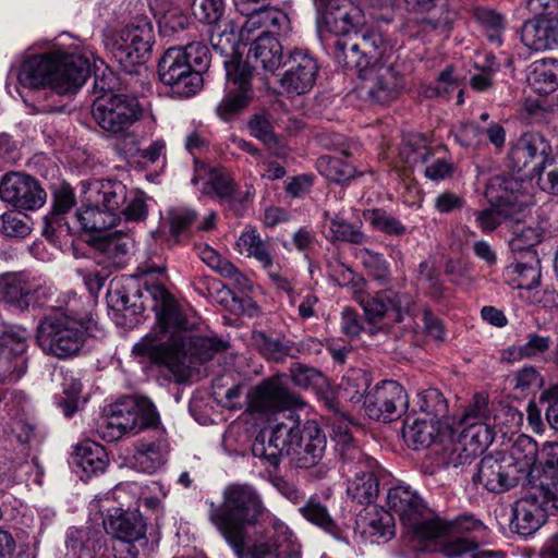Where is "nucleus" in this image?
I'll return each instance as SVG.
<instances>
[{
	"instance_id": "nucleus-1",
	"label": "nucleus",
	"mask_w": 558,
	"mask_h": 558,
	"mask_svg": "<svg viewBox=\"0 0 558 558\" xmlns=\"http://www.w3.org/2000/svg\"><path fill=\"white\" fill-rule=\"evenodd\" d=\"M145 291L154 302L157 324L133 345L135 356L175 373L186 364L204 363L229 348L227 341L217 337L187 333V320L163 284L145 282Z\"/></svg>"
},
{
	"instance_id": "nucleus-2",
	"label": "nucleus",
	"mask_w": 558,
	"mask_h": 558,
	"mask_svg": "<svg viewBox=\"0 0 558 558\" xmlns=\"http://www.w3.org/2000/svg\"><path fill=\"white\" fill-rule=\"evenodd\" d=\"M326 447V435L315 421H306L301 426L299 416L289 411L269 433L260 430L256 435L252 453L275 468L286 456L295 466L307 469L319 463Z\"/></svg>"
},
{
	"instance_id": "nucleus-3",
	"label": "nucleus",
	"mask_w": 558,
	"mask_h": 558,
	"mask_svg": "<svg viewBox=\"0 0 558 558\" xmlns=\"http://www.w3.org/2000/svg\"><path fill=\"white\" fill-rule=\"evenodd\" d=\"M90 74L87 58L63 49L33 54L21 65L17 80L27 88L49 87L59 95H72Z\"/></svg>"
},
{
	"instance_id": "nucleus-4",
	"label": "nucleus",
	"mask_w": 558,
	"mask_h": 558,
	"mask_svg": "<svg viewBox=\"0 0 558 558\" xmlns=\"http://www.w3.org/2000/svg\"><path fill=\"white\" fill-rule=\"evenodd\" d=\"M222 500L207 501L208 519L223 537L234 539L236 534L265 522L269 511L259 490L252 484L231 483L221 493Z\"/></svg>"
},
{
	"instance_id": "nucleus-5",
	"label": "nucleus",
	"mask_w": 558,
	"mask_h": 558,
	"mask_svg": "<svg viewBox=\"0 0 558 558\" xmlns=\"http://www.w3.org/2000/svg\"><path fill=\"white\" fill-rule=\"evenodd\" d=\"M210 64V52L201 41L168 48L158 62L160 82L181 98L195 95L203 86V74Z\"/></svg>"
},
{
	"instance_id": "nucleus-6",
	"label": "nucleus",
	"mask_w": 558,
	"mask_h": 558,
	"mask_svg": "<svg viewBox=\"0 0 558 558\" xmlns=\"http://www.w3.org/2000/svg\"><path fill=\"white\" fill-rule=\"evenodd\" d=\"M387 505L421 541H432L456 527L470 530L476 525L472 515H461L452 521L440 519L408 486L391 487L387 494Z\"/></svg>"
},
{
	"instance_id": "nucleus-7",
	"label": "nucleus",
	"mask_w": 558,
	"mask_h": 558,
	"mask_svg": "<svg viewBox=\"0 0 558 558\" xmlns=\"http://www.w3.org/2000/svg\"><path fill=\"white\" fill-rule=\"evenodd\" d=\"M118 78L112 72L96 76L95 88L104 94L92 105L94 122L113 137H125L130 129L141 119L142 107L138 100L130 95L116 93Z\"/></svg>"
},
{
	"instance_id": "nucleus-8",
	"label": "nucleus",
	"mask_w": 558,
	"mask_h": 558,
	"mask_svg": "<svg viewBox=\"0 0 558 558\" xmlns=\"http://www.w3.org/2000/svg\"><path fill=\"white\" fill-rule=\"evenodd\" d=\"M335 439L342 461V474L348 477V496L360 505L372 504L379 493L378 478L373 471L375 461L353 444L348 425L335 428Z\"/></svg>"
},
{
	"instance_id": "nucleus-9",
	"label": "nucleus",
	"mask_w": 558,
	"mask_h": 558,
	"mask_svg": "<svg viewBox=\"0 0 558 558\" xmlns=\"http://www.w3.org/2000/svg\"><path fill=\"white\" fill-rule=\"evenodd\" d=\"M86 333L87 327L81 318L54 311L39 320L36 342L45 353L65 359L81 351Z\"/></svg>"
},
{
	"instance_id": "nucleus-10",
	"label": "nucleus",
	"mask_w": 558,
	"mask_h": 558,
	"mask_svg": "<svg viewBox=\"0 0 558 558\" xmlns=\"http://www.w3.org/2000/svg\"><path fill=\"white\" fill-rule=\"evenodd\" d=\"M159 424V414L148 398L125 397L110 405L108 414L99 424L98 434L106 441L112 442L125 434L156 428Z\"/></svg>"
},
{
	"instance_id": "nucleus-11",
	"label": "nucleus",
	"mask_w": 558,
	"mask_h": 558,
	"mask_svg": "<svg viewBox=\"0 0 558 558\" xmlns=\"http://www.w3.org/2000/svg\"><path fill=\"white\" fill-rule=\"evenodd\" d=\"M238 558H300V547L292 539L290 529L275 522L271 530L253 541L247 539V531L236 534L234 539L225 538Z\"/></svg>"
},
{
	"instance_id": "nucleus-12",
	"label": "nucleus",
	"mask_w": 558,
	"mask_h": 558,
	"mask_svg": "<svg viewBox=\"0 0 558 558\" xmlns=\"http://www.w3.org/2000/svg\"><path fill=\"white\" fill-rule=\"evenodd\" d=\"M153 39L151 23L141 19L124 26L113 37L110 51L122 70L131 74L136 65H142L149 59Z\"/></svg>"
},
{
	"instance_id": "nucleus-13",
	"label": "nucleus",
	"mask_w": 558,
	"mask_h": 558,
	"mask_svg": "<svg viewBox=\"0 0 558 558\" xmlns=\"http://www.w3.org/2000/svg\"><path fill=\"white\" fill-rule=\"evenodd\" d=\"M388 47L387 40L378 29H361L354 38L335 40L333 58L344 69H361L374 61H381Z\"/></svg>"
},
{
	"instance_id": "nucleus-14",
	"label": "nucleus",
	"mask_w": 558,
	"mask_h": 558,
	"mask_svg": "<svg viewBox=\"0 0 558 558\" xmlns=\"http://www.w3.org/2000/svg\"><path fill=\"white\" fill-rule=\"evenodd\" d=\"M352 71L361 81L360 92L373 104H390L404 87L403 74L395 63L374 61L371 65Z\"/></svg>"
},
{
	"instance_id": "nucleus-15",
	"label": "nucleus",
	"mask_w": 558,
	"mask_h": 558,
	"mask_svg": "<svg viewBox=\"0 0 558 558\" xmlns=\"http://www.w3.org/2000/svg\"><path fill=\"white\" fill-rule=\"evenodd\" d=\"M27 338L23 327L0 325V384L15 383L26 373Z\"/></svg>"
},
{
	"instance_id": "nucleus-16",
	"label": "nucleus",
	"mask_w": 558,
	"mask_h": 558,
	"mask_svg": "<svg viewBox=\"0 0 558 558\" xmlns=\"http://www.w3.org/2000/svg\"><path fill=\"white\" fill-rule=\"evenodd\" d=\"M355 300L363 307L369 323L380 322L384 317L401 323L405 316L411 315L414 305L409 293L393 289L380 290L373 294L359 293Z\"/></svg>"
},
{
	"instance_id": "nucleus-17",
	"label": "nucleus",
	"mask_w": 558,
	"mask_h": 558,
	"mask_svg": "<svg viewBox=\"0 0 558 558\" xmlns=\"http://www.w3.org/2000/svg\"><path fill=\"white\" fill-rule=\"evenodd\" d=\"M0 198L19 211L36 210L46 203L47 193L35 178L9 172L0 180Z\"/></svg>"
},
{
	"instance_id": "nucleus-18",
	"label": "nucleus",
	"mask_w": 558,
	"mask_h": 558,
	"mask_svg": "<svg viewBox=\"0 0 558 558\" xmlns=\"http://www.w3.org/2000/svg\"><path fill=\"white\" fill-rule=\"evenodd\" d=\"M227 92L216 108L222 120H229L241 113L253 97L250 70L234 60H225Z\"/></svg>"
},
{
	"instance_id": "nucleus-19",
	"label": "nucleus",
	"mask_w": 558,
	"mask_h": 558,
	"mask_svg": "<svg viewBox=\"0 0 558 558\" xmlns=\"http://www.w3.org/2000/svg\"><path fill=\"white\" fill-rule=\"evenodd\" d=\"M408 403V396L400 384L383 380L366 393L363 405L369 418L388 422L400 417Z\"/></svg>"
},
{
	"instance_id": "nucleus-20",
	"label": "nucleus",
	"mask_w": 558,
	"mask_h": 558,
	"mask_svg": "<svg viewBox=\"0 0 558 558\" xmlns=\"http://www.w3.org/2000/svg\"><path fill=\"white\" fill-rule=\"evenodd\" d=\"M551 155L549 142L539 133L523 134L511 147L509 153L510 167L525 171L526 178H534L541 168H546Z\"/></svg>"
},
{
	"instance_id": "nucleus-21",
	"label": "nucleus",
	"mask_w": 558,
	"mask_h": 558,
	"mask_svg": "<svg viewBox=\"0 0 558 558\" xmlns=\"http://www.w3.org/2000/svg\"><path fill=\"white\" fill-rule=\"evenodd\" d=\"M287 70L280 78V86L289 96L310 92L319 71L317 60L306 50L294 49L284 62Z\"/></svg>"
},
{
	"instance_id": "nucleus-22",
	"label": "nucleus",
	"mask_w": 558,
	"mask_h": 558,
	"mask_svg": "<svg viewBox=\"0 0 558 558\" xmlns=\"http://www.w3.org/2000/svg\"><path fill=\"white\" fill-rule=\"evenodd\" d=\"M519 480L511 461L501 452L483 457L473 477L474 483L482 484L490 493L509 490Z\"/></svg>"
},
{
	"instance_id": "nucleus-23",
	"label": "nucleus",
	"mask_w": 558,
	"mask_h": 558,
	"mask_svg": "<svg viewBox=\"0 0 558 558\" xmlns=\"http://www.w3.org/2000/svg\"><path fill=\"white\" fill-rule=\"evenodd\" d=\"M299 399L279 380H266L257 386L248 399V410L256 413L281 411L294 407Z\"/></svg>"
},
{
	"instance_id": "nucleus-24",
	"label": "nucleus",
	"mask_w": 558,
	"mask_h": 558,
	"mask_svg": "<svg viewBox=\"0 0 558 558\" xmlns=\"http://www.w3.org/2000/svg\"><path fill=\"white\" fill-rule=\"evenodd\" d=\"M282 45L269 33L259 35L252 44L246 54V60L241 61V66L250 70V80L258 65L269 73H274L282 64Z\"/></svg>"
},
{
	"instance_id": "nucleus-25",
	"label": "nucleus",
	"mask_w": 558,
	"mask_h": 558,
	"mask_svg": "<svg viewBox=\"0 0 558 558\" xmlns=\"http://www.w3.org/2000/svg\"><path fill=\"white\" fill-rule=\"evenodd\" d=\"M354 530L371 543H386L395 536V519L383 508L368 507L356 515Z\"/></svg>"
},
{
	"instance_id": "nucleus-26",
	"label": "nucleus",
	"mask_w": 558,
	"mask_h": 558,
	"mask_svg": "<svg viewBox=\"0 0 558 558\" xmlns=\"http://www.w3.org/2000/svg\"><path fill=\"white\" fill-rule=\"evenodd\" d=\"M75 203V195L70 185L63 184L54 192L52 209L44 219L43 234L48 240L57 241L72 233L65 215L74 207Z\"/></svg>"
},
{
	"instance_id": "nucleus-27",
	"label": "nucleus",
	"mask_w": 558,
	"mask_h": 558,
	"mask_svg": "<svg viewBox=\"0 0 558 558\" xmlns=\"http://www.w3.org/2000/svg\"><path fill=\"white\" fill-rule=\"evenodd\" d=\"M545 497L529 495L517 500L512 507L510 526L522 536L534 534L546 521Z\"/></svg>"
},
{
	"instance_id": "nucleus-28",
	"label": "nucleus",
	"mask_w": 558,
	"mask_h": 558,
	"mask_svg": "<svg viewBox=\"0 0 558 558\" xmlns=\"http://www.w3.org/2000/svg\"><path fill=\"white\" fill-rule=\"evenodd\" d=\"M512 282L520 290V298L531 304L546 306L543 300L545 292L538 290L541 266L536 253H532L529 262H518L511 267Z\"/></svg>"
},
{
	"instance_id": "nucleus-29",
	"label": "nucleus",
	"mask_w": 558,
	"mask_h": 558,
	"mask_svg": "<svg viewBox=\"0 0 558 558\" xmlns=\"http://www.w3.org/2000/svg\"><path fill=\"white\" fill-rule=\"evenodd\" d=\"M85 202L100 205L120 218V209L126 204L128 189L116 180H95L84 190Z\"/></svg>"
},
{
	"instance_id": "nucleus-30",
	"label": "nucleus",
	"mask_w": 558,
	"mask_h": 558,
	"mask_svg": "<svg viewBox=\"0 0 558 558\" xmlns=\"http://www.w3.org/2000/svg\"><path fill=\"white\" fill-rule=\"evenodd\" d=\"M104 527L108 534L126 543L138 541L146 532V524L141 514L119 509L104 520Z\"/></svg>"
},
{
	"instance_id": "nucleus-31",
	"label": "nucleus",
	"mask_w": 558,
	"mask_h": 558,
	"mask_svg": "<svg viewBox=\"0 0 558 558\" xmlns=\"http://www.w3.org/2000/svg\"><path fill=\"white\" fill-rule=\"evenodd\" d=\"M31 280L23 272L0 275V301L10 307L24 312L29 308Z\"/></svg>"
},
{
	"instance_id": "nucleus-32",
	"label": "nucleus",
	"mask_w": 558,
	"mask_h": 558,
	"mask_svg": "<svg viewBox=\"0 0 558 558\" xmlns=\"http://www.w3.org/2000/svg\"><path fill=\"white\" fill-rule=\"evenodd\" d=\"M75 219L84 232L97 236L102 233L105 234L120 220L116 214H112L100 205H93L90 202H85V199L83 201L82 208L76 211Z\"/></svg>"
},
{
	"instance_id": "nucleus-33",
	"label": "nucleus",
	"mask_w": 558,
	"mask_h": 558,
	"mask_svg": "<svg viewBox=\"0 0 558 558\" xmlns=\"http://www.w3.org/2000/svg\"><path fill=\"white\" fill-rule=\"evenodd\" d=\"M438 424L426 417H408L402 428L403 439L414 450L429 448L439 435Z\"/></svg>"
},
{
	"instance_id": "nucleus-34",
	"label": "nucleus",
	"mask_w": 558,
	"mask_h": 558,
	"mask_svg": "<svg viewBox=\"0 0 558 558\" xmlns=\"http://www.w3.org/2000/svg\"><path fill=\"white\" fill-rule=\"evenodd\" d=\"M167 454L168 446L163 440L141 442L135 447L131 464L140 472L153 474L165 465Z\"/></svg>"
},
{
	"instance_id": "nucleus-35",
	"label": "nucleus",
	"mask_w": 558,
	"mask_h": 558,
	"mask_svg": "<svg viewBox=\"0 0 558 558\" xmlns=\"http://www.w3.org/2000/svg\"><path fill=\"white\" fill-rule=\"evenodd\" d=\"M325 24L336 36L353 35L352 38H354L366 24V19L359 7L347 2L342 9L336 11L333 15H329Z\"/></svg>"
},
{
	"instance_id": "nucleus-36",
	"label": "nucleus",
	"mask_w": 558,
	"mask_h": 558,
	"mask_svg": "<svg viewBox=\"0 0 558 558\" xmlns=\"http://www.w3.org/2000/svg\"><path fill=\"white\" fill-rule=\"evenodd\" d=\"M507 458L515 469V474L530 476L538 459L537 442L527 435H519L511 446L510 456Z\"/></svg>"
},
{
	"instance_id": "nucleus-37",
	"label": "nucleus",
	"mask_w": 558,
	"mask_h": 558,
	"mask_svg": "<svg viewBox=\"0 0 558 558\" xmlns=\"http://www.w3.org/2000/svg\"><path fill=\"white\" fill-rule=\"evenodd\" d=\"M551 345L549 337L536 332L526 335V341L522 344H513L501 351L502 362L517 363L522 360H532L545 354Z\"/></svg>"
},
{
	"instance_id": "nucleus-38",
	"label": "nucleus",
	"mask_w": 558,
	"mask_h": 558,
	"mask_svg": "<svg viewBox=\"0 0 558 558\" xmlns=\"http://www.w3.org/2000/svg\"><path fill=\"white\" fill-rule=\"evenodd\" d=\"M527 83L537 94L554 93L558 88V62L554 59L533 62L527 75Z\"/></svg>"
},
{
	"instance_id": "nucleus-39",
	"label": "nucleus",
	"mask_w": 558,
	"mask_h": 558,
	"mask_svg": "<svg viewBox=\"0 0 558 558\" xmlns=\"http://www.w3.org/2000/svg\"><path fill=\"white\" fill-rule=\"evenodd\" d=\"M521 41L531 50L543 51L550 48L556 41L555 31L547 20L526 21L521 29Z\"/></svg>"
},
{
	"instance_id": "nucleus-40",
	"label": "nucleus",
	"mask_w": 558,
	"mask_h": 558,
	"mask_svg": "<svg viewBox=\"0 0 558 558\" xmlns=\"http://www.w3.org/2000/svg\"><path fill=\"white\" fill-rule=\"evenodd\" d=\"M73 463L87 475L104 472L108 464L105 448L94 441H85L76 446Z\"/></svg>"
},
{
	"instance_id": "nucleus-41",
	"label": "nucleus",
	"mask_w": 558,
	"mask_h": 558,
	"mask_svg": "<svg viewBox=\"0 0 558 558\" xmlns=\"http://www.w3.org/2000/svg\"><path fill=\"white\" fill-rule=\"evenodd\" d=\"M323 216L324 227L328 230L326 238L329 241L348 242L356 245L366 241V235L357 227L348 222L338 214L326 210Z\"/></svg>"
},
{
	"instance_id": "nucleus-42",
	"label": "nucleus",
	"mask_w": 558,
	"mask_h": 558,
	"mask_svg": "<svg viewBox=\"0 0 558 558\" xmlns=\"http://www.w3.org/2000/svg\"><path fill=\"white\" fill-rule=\"evenodd\" d=\"M316 167L322 175L337 184H345L363 174L343 159L329 155L320 156L316 161Z\"/></svg>"
},
{
	"instance_id": "nucleus-43",
	"label": "nucleus",
	"mask_w": 558,
	"mask_h": 558,
	"mask_svg": "<svg viewBox=\"0 0 558 558\" xmlns=\"http://www.w3.org/2000/svg\"><path fill=\"white\" fill-rule=\"evenodd\" d=\"M210 44L213 49L220 56L229 58L241 63V59L236 53L238 37L232 22H222L220 25L211 26Z\"/></svg>"
},
{
	"instance_id": "nucleus-44",
	"label": "nucleus",
	"mask_w": 558,
	"mask_h": 558,
	"mask_svg": "<svg viewBox=\"0 0 558 558\" xmlns=\"http://www.w3.org/2000/svg\"><path fill=\"white\" fill-rule=\"evenodd\" d=\"M131 244L132 238L123 230L95 236L96 250L112 264H117L121 257L126 255Z\"/></svg>"
},
{
	"instance_id": "nucleus-45",
	"label": "nucleus",
	"mask_w": 558,
	"mask_h": 558,
	"mask_svg": "<svg viewBox=\"0 0 558 558\" xmlns=\"http://www.w3.org/2000/svg\"><path fill=\"white\" fill-rule=\"evenodd\" d=\"M371 375L362 368H351L342 377L340 395L352 403H359L365 399V392L371 386Z\"/></svg>"
},
{
	"instance_id": "nucleus-46",
	"label": "nucleus",
	"mask_w": 558,
	"mask_h": 558,
	"mask_svg": "<svg viewBox=\"0 0 558 558\" xmlns=\"http://www.w3.org/2000/svg\"><path fill=\"white\" fill-rule=\"evenodd\" d=\"M300 513L312 524L323 529L324 531L336 535L338 526L336 521L329 513L328 508L323 505L316 496L311 497L300 509Z\"/></svg>"
},
{
	"instance_id": "nucleus-47",
	"label": "nucleus",
	"mask_w": 558,
	"mask_h": 558,
	"mask_svg": "<svg viewBox=\"0 0 558 558\" xmlns=\"http://www.w3.org/2000/svg\"><path fill=\"white\" fill-rule=\"evenodd\" d=\"M544 233L545 228L541 223L526 227L517 226L509 241L510 248L514 253L526 252L529 257H531V254L535 253L533 247L542 242Z\"/></svg>"
},
{
	"instance_id": "nucleus-48",
	"label": "nucleus",
	"mask_w": 558,
	"mask_h": 558,
	"mask_svg": "<svg viewBox=\"0 0 558 558\" xmlns=\"http://www.w3.org/2000/svg\"><path fill=\"white\" fill-rule=\"evenodd\" d=\"M417 405L422 414L437 423L448 415V402L442 393L435 388L420 392L417 396Z\"/></svg>"
},
{
	"instance_id": "nucleus-49",
	"label": "nucleus",
	"mask_w": 558,
	"mask_h": 558,
	"mask_svg": "<svg viewBox=\"0 0 558 558\" xmlns=\"http://www.w3.org/2000/svg\"><path fill=\"white\" fill-rule=\"evenodd\" d=\"M254 341L265 357L276 362L292 355L293 352V343L281 337L268 336L260 331L254 333Z\"/></svg>"
},
{
	"instance_id": "nucleus-50",
	"label": "nucleus",
	"mask_w": 558,
	"mask_h": 558,
	"mask_svg": "<svg viewBox=\"0 0 558 558\" xmlns=\"http://www.w3.org/2000/svg\"><path fill=\"white\" fill-rule=\"evenodd\" d=\"M364 219L377 231L390 236H402L407 233V227L386 210L375 208L363 213Z\"/></svg>"
},
{
	"instance_id": "nucleus-51",
	"label": "nucleus",
	"mask_w": 558,
	"mask_h": 558,
	"mask_svg": "<svg viewBox=\"0 0 558 558\" xmlns=\"http://www.w3.org/2000/svg\"><path fill=\"white\" fill-rule=\"evenodd\" d=\"M521 189V183L511 177L497 175L493 178L487 186V195L496 199L499 205L506 207L517 202L515 193Z\"/></svg>"
},
{
	"instance_id": "nucleus-52",
	"label": "nucleus",
	"mask_w": 558,
	"mask_h": 558,
	"mask_svg": "<svg viewBox=\"0 0 558 558\" xmlns=\"http://www.w3.org/2000/svg\"><path fill=\"white\" fill-rule=\"evenodd\" d=\"M476 525L473 527L476 529L480 524L477 520H475ZM460 531H468L465 527L460 526L450 530L448 533L439 536V538L445 536H450L447 541L441 545V553L449 558H471L473 548L475 543L468 537L453 536L454 533H459ZM469 531H472L470 529ZM438 539V537L436 538Z\"/></svg>"
},
{
	"instance_id": "nucleus-53",
	"label": "nucleus",
	"mask_w": 558,
	"mask_h": 558,
	"mask_svg": "<svg viewBox=\"0 0 558 558\" xmlns=\"http://www.w3.org/2000/svg\"><path fill=\"white\" fill-rule=\"evenodd\" d=\"M464 446H470L471 451L482 453L494 440V433L485 422L470 424L459 436Z\"/></svg>"
},
{
	"instance_id": "nucleus-54",
	"label": "nucleus",
	"mask_w": 558,
	"mask_h": 558,
	"mask_svg": "<svg viewBox=\"0 0 558 558\" xmlns=\"http://www.w3.org/2000/svg\"><path fill=\"white\" fill-rule=\"evenodd\" d=\"M203 192L214 195L222 202H230L234 197V183L228 173L213 170Z\"/></svg>"
},
{
	"instance_id": "nucleus-55",
	"label": "nucleus",
	"mask_w": 558,
	"mask_h": 558,
	"mask_svg": "<svg viewBox=\"0 0 558 558\" xmlns=\"http://www.w3.org/2000/svg\"><path fill=\"white\" fill-rule=\"evenodd\" d=\"M475 221L484 233H492L510 219V214L502 205L492 206L474 213Z\"/></svg>"
},
{
	"instance_id": "nucleus-56",
	"label": "nucleus",
	"mask_w": 558,
	"mask_h": 558,
	"mask_svg": "<svg viewBox=\"0 0 558 558\" xmlns=\"http://www.w3.org/2000/svg\"><path fill=\"white\" fill-rule=\"evenodd\" d=\"M432 155L424 138L413 137L405 142L401 148L400 156L409 167L424 163Z\"/></svg>"
},
{
	"instance_id": "nucleus-57",
	"label": "nucleus",
	"mask_w": 558,
	"mask_h": 558,
	"mask_svg": "<svg viewBox=\"0 0 558 558\" xmlns=\"http://www.w3.org/2000/svg\"><path fill=\"white\" fill-rule=\"evenodd\" d=\"M193 12L195 17L201 22L207 23L211 26L220 25V19L223 12L222 0H201L198 3H194Z\"/></svg>"
},
{
	"instance_id": "nucleus-58",
	"label": "nucleus",
	"mask_w": 558,
	"mask_h": 558,
	"mask_svg": "<svg viewBox=\"0 0 558 558\" xmlns=\"http://www.w3.org/2000/svg\"><path fill=\"white\" fill-rule=\"evenodd\" d=\"M478 23L486 29L487 37L490 41L500 44V35L504 31V19L502 16L487 9H480L475 13Z\"/></svg>"
},
{
	"instance_id": "nucleus-59",
	"label": "nucleus",
	"mask_w": 558,
	"mask_h": 558,
	"mask_svg": "<svg viewBox=\"0 0 558 558\" xmlns=\"http://www.w3.org/2000/svg\"><path fill=\"white\" fill-rule=\"evenodd\" d=\"M543 386V377L536 367L527 365L513 375V388L521 392H529Z\"/></svg>"
},
{
	"instance_id": "nucleus-60",
	"label": "nucleus",
	"mask_w": 558,
	"mask_h": 558,
	"mask_svg": "<svg viewBox=\"0 0 558 558\" xmlns=\"http://www.w3.org/2000/svg\"><path fill=\"white\" fill-rule=\"evenodd\" d=\"M0 231L7 236H26L31 227L16 213L7 211L0 217Z\"/></svg>"
},
{
	"instance_id": "nucleus-61",
	"label": "nucleus",
	"mask_w": 558,
	"mask_h": 558,
	"mask_svg": "<svg viewBox=\"0 0 558 558\" xmlns=\"http://www.w3.org/2000/svg\"><path fill=\"white\" fill-rule=\"evenodd\" d=\"M247 128L251 135L262 141L265 145L271 146L276 143V137L272 131V125L269 119L264 114H254L248 123Z\"/></svg>"
},
{
	"instance_id": "nucleus-62",
	"label": "nucleus",
	"mask_w": 558,
	"mask_h": 558,
	"mask_svg": "<svg viewBox=\"0 0 558 558\" xmlns=\"http://www.w3.org/2000/svg\"><path fill=\"white\" fill-rule=\"evenodd\" d=\"M197 215L189 208H177L169 213L171 233L174 236L185 234Z\"/></svg>"
},
{
	"instance_id": "nucleus-63",
	"label": "nucleus",
	"mask_w": 558,
	"mask_h": 558,
	"mask_svg": "<svg viewBox=\"0 0 558 558\" xmlns=\"http://www.w3.org/2000/svg\"><path fill=\"white\" fill-rule=\"evenodd\" d=\"M539 463L550 478L558 481V442L544 444Z\"/></svg>"
},
{
	"instance_id": "nucleus-64",
	"label": "nucleus",
	"mask_w": 558,
	"mask_h": 558,
	"mask_svg": "<svg viewBox=\"0 0 558 558\" xmlns=\"http://www.w3.org/2000/svg\"><path fill=\"white\" fill-rule=\"evenodd\" d=\"M534 177H537V183L543 191L558 194V166L554 162V158H550L546 168H541Z\"/></svg>"
}]
</instances>
